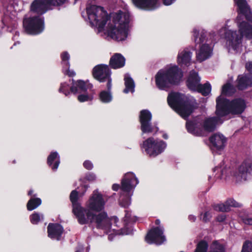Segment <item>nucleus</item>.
I'll return each mask as SVG.
<instances>
[{
	"instance_id": "de8ad7c7",
	"label": "nucleus",
	"mask_w": 252,
	"mask_h": 252,
	"mask_svg": "<svg viewBox=\"0 0 252 252\" xmlns=\"http://www.w3.org/2000/svg\"><path fill=\"white\" fill-rule=\"evenodd\" d=\"M30 220L33 224H37L40 220V215L37 212H34L30 215Z\"/></svg>"
},
{
	"instance_id": "9d476101",
	"label": "nucleus",
	"mask_w": 252,
	"mask_h": 252,
	"mask_svg": "<svg viewBox=\"0 0 252 252\" xmlns=\"http://www.w3.org/2000/svg\"><path fill=\"white\" fill-rule=\"evenodd\" d=\"M163 231V227L156 226L152 228L146 235L145 241L150 244H155L157 245L162 244L166 241Z\"/></svg>"
},
{
	"instance_id": "37998d69",
	"label": "nucleus",
	"mask_w": 252,
	"mask_h": 252,
	"mask_svg": "<svg viewBox=\"0 0 252 252\" xmlns=\"http://www.w3.org/2000/svg\"><path fill=\"white\" fill-rule=\"evenodd\" d=\"M70 84L68 83H62L59 92L63 93L65 96H68L71 93L70 89Z\"/></svg>"
},
{
	"instance_id": "2f4dec72",
	"label": "nucleus",
	"mask_w": 252,
	"mask_h": 252,
	"mask_svg": "<svg viewBox=\"0 0 252 252\" xmlns=\"http://www.w3.org/2000/svg\"><path fill=\"white\" fill-rule=\"evenodd\" d=\"M48 165L53 171H56L60 163V157L57 152H52L48 156L47 159Z\"/></svg>"
},
{
	"instance_id": "0eeeda50",
	"label": "nucleus",
	"mask_w": 252,
	"mask_h": 252,
	"mask_svg": "<svg viewBox=\"0 0 252 252\" xmlns=\"http://www.w3.org/2000/svg\"><path fill=\"white\" fill-rule=\"evenodd\" d=\"M111 71L108 65L100 64L95 65L93 69L94 78L100 83L107 82L106 88L110 90L112 88Z\"/></svg>"
},
{
	"instance_id": "c9c22d12",
	"label": "nucleus",
	"mask_w": 252,
	"mask_h": 252,
	"mask_svg": "<svg viewBox=\"0 0 252 252\" xmlns=\"http://www.w3.org/2000/svg\"><path fill=\"white\" fill-rule=\"evenodd\" d=\"M119 202L122 207L127 208L130 204V196L129 193L120 192Z\"/></svg>"
},
{
	"instance_id": "9b49d317",
	"label": "nucleus",
	"mask_w": 252,
	"mask_h": 252,
	"mask_svg": "<svg viewBox=\"0 0 252 252\" xmlns=\"http://www.w3.org/2000/svg\"><path fill=\"white\" fill-rule=\"evenodd\" d=\"M72 212L80 224L84 225L92 223L94 213L88 208H86L80 205L72 209Z\"/></svg>"
},
{
	"instance_id": "6ab92c4d",
	"label": "nucleus",
	"mask_w": 252,
	"mask_h": 252,
	"mask_svg": "<svg viewBox=\"0 0 252 252\" xmlns=\"http://www.w3.org/2000/svg\"><path fill=\"white\" fill-rule=\"evenodd\" d=\"M225 37L229 47L236 50L242 42V35L236 31L228 30L225 33Z\"/></svg>"
},
{
	"instance_id": "f8f14e48",
	"label": "nucleus",
	"mask_w": 252,
	"mask_h": 252,
	"mask_svg": "<svg viewBox=\"0 0 252 252\" xmlns=\"http://www.w3.org/2000/svg\"><path fill=\"white\" fill-rule=\"evenodd\" d=\"M152 114L147 109L140 111L139 116V121L141 125V130L143 133H152L154 131V128L152 125L151 121Z\"/></svg>"
},
{
	"instance_id": "e2e57ef3",
	"label": "nucleus",
	"mask_w": 252,
	"mask_h": 252,
	"mask_svg": "<svg viewBox=\"0 0 252 252\" xmlns=\"http://www.w3.org/2000/svg\"><path fill=\"white\" fill-rule=\"evenodd\" d=\"M163 138L167 139L168 138V135L166 133H164L162 135Z\"/></svg>"
},
{
	"instance_id": "a211bd4d",
	"label": "nucleus",
	"mask_w": 252,
	"mask_h": 252,
	"mask_svg": "<svg viewBox=\"0 0 252 252\" xmlns=\"http://www.w3.org/2000/svg\"><path fill=\"white\" fill-rule=\"evenodd\" d=\"M234 1L238 7L237 11L239 14L238 18L244 16L246 20L252 23V12L246 0H234Z\"/></svg>"
},
{
	"instance_id": "7c9ffc66",
	"label": "nucleus",
	"mask_w": 252,
	"mask_h": 252,
	"mask_svg": "<svg viewBox=\"0 0 252 252\" xmlns=\"http://www.w3.org/2000/svg\"><path fill=\"white\" fill-rule=\"evenodd\" d=\"M237 88L243 91L252 85V79L247 75H239L237 79Z\"/></svg>"
},
{
	"instance_id": "bf43d9fd",
	"label": "nucleus",
	"mask_w": 252,
	"mask_h": 252,
	"mask_svg": "<svg viewBox=\"0 0 252 252\" xmlns=\"http://www.w3.org/2000/svg\"><path fill=\"white\" fill-rule=\"evenodd\" d=\"M120 188V186L119 184H114L112 186V189L115 191H117Z\"/></svg>"
},
{
	"instance_id": "603ef678",
	"label": "nucleus",
	"mask_w": 252,
	"mask_h": 252,
	"mask_svg": "<svg viewBox=\"0 0 252 252\" xmlns=\"http://www.w3.org/2000/svg\"><path fill=\"white\" fill-rule=\"evenodd\" d=\"M95 175L92 173H89L85 176V179L89 181H94L95 180Z\"/></svg>"
},
{
	"instance_id": "2eb2a0df",
	"label": "nucleus",
	"mask_w": 252,
	"mask_h": 252,
	"mask_svg": "<svg viewBox=\"0 0 252 252\" xmlns=\"http://www.w3.org/2000/svg\"><path fill=\"white\" fill-rule=\"evenodd\" d=\"M202 125V118L196 117L191 120L187 121L186 127L189 133L195 136H201L203 134Z\"/></svg>"
},
{
	"instance_id": "473e14b6",
	"label": "nucleus",
	"mask_w": 252,
	"mask_h": 252,
	"mask_svg": "<svg viewBox=\"0 0 252 252\" xmlns=\"http://www.w3.org/2000/svg\"><path fill=\"white\" fill-rule=\"evenodd\" d=\"M191 54L192 53L190 51L186 50L179 53L178 56V62L179 64L188 66L191 60Z\"/></svg>"
},
{
	"instance_id": "69168bd1",
	"label": "nucleus",
	"mask_w": 252,
	"mask_h": 252,
	"mask_svg": "<svg viewBox=\"0 0 252 252\" xmlns=\"http://www.w3.org/2000/svg\"><path fill=\"white\" fill-rule=\"evenodd\" d=\"M156 130L155 132H157L158 130V127H156Z\"/></svg>"
},
{
	"instance_id": "a18cd8bd",
	"label": "nucleus",
	"mask_w": 252,
	"mask_h": 252,
	"mask_svg": "<svg viewBox=\"0 0 252 252\" xmlns=\"http://www.w3.org/2000/svg\"><path fill=\"white\" fill-rule=\"evenodd\" d=\"M213 248L209 252H225L224 246L217 241L213 242Z\"/></svg>"
},
{
	"instance_id": "6e6552de",
	"label": "nucleus",
	"mask_w": 252,
	"mask_h": 252,
	"mask_svg": "<svg viewBox=\"0 0 252 252\" xmlns=\"http://www.w3.org/2000/svg\"><path fill=\"white\" fill-rule=\"evenodd\" d=\"M66 0H34L31 5V11L42 15L46 12L48 7L51 5L58 6L63 4Z\"/></svg>"
},
{
	"instance_id": "7ed1b4c3",
	"label": "nucleus",
	"mask_w": 252,
	"mask_h": 252,
	"mask_svg": "<svg viewBox=\"0 0 252 252\" xmlns=\"http://www.w3.org/2000/svg\"><path fill=\"white\" fill-rule=\"evenodd\" d=\"M113 22L115 25L109 26L108 35L117 41L126 40L128 35L129 14L119 11L114 17Z\"/></svg>"
},
{
	"instance_id": "3c124183",
	"label": "nucleus",
	"mask_w": 252,
	"mask_h": 252,
	"mask_svg": "<svg viewBox=\"0 0 252 252\" xmlns=\"http://www.w3.org/2000/svg\"><path fill=\"white\" fill-rule=\"evenodd\" d=\"M84 167L87 170H92L93 168V164L90 160H85L83 163Z\"/></svg>"
},
{
	"instance_id": "f257e3e1",
	"label": "nucleus",
	"mask_w": 252,
	"mask_h": 252,
	"mask_svg": "<svg viewBox=\"0 0 252 252\" xmlns=\"http://www.w3.org/2000/svg\"><path fill=\"white\" fill-rule=\"evenodd\" d=\"M167 101L169 106L182 118L187 119L198 107L196 100L179 92L168 94Z\"/></svg>"
},
{
	"instance_id": "c756f323",
	"label": "nucleus",
	"mask_w": 252,
	"mask_h": 252,
	"mask_svg": "<svg viewBox=\"0 0 252 252\" xmlns=\"http://www.w3.org/2000/svg\"><path fill=\"white\" fill-rule=\"evenodd\" d=\"M239 32L242 38L244 36L248 38H252V25L248 22L242 21L239 24Z\"/></svg>"
},
{
	"instance_id": "6e6d98bb",
	"label": "nucleus",
	"mask_w": 252,
	"mask_h": 252,
	"mask_svg": "<svg viewBox=\"0 0 252 252\" xmlns=\"http://www.w3.org/2000/svg\"><path fill=\"white\" fill-rule=\"evenodd\" d=\"M67 69L66 71L65 74L68 75L69 77H73L75 75V72L72 70H70L69 68H66Z\"/></svg>"
},
{
	"instance_id": "39448f33",
	"label": "nucleus",
	"mask_w": 252,
	"mask_h": 252,
	"mask_svg": "<svg viewBox=\"0 0 252 252\" xmlns=\"http://www.w3.org/2000/svg\"><path fill=\"white\" fill-rule=\"evenodd\" d=\"M23 25L27 34L32 35H38L44 30V20L39 16H30L24 18Z\"/></svg>"
},
{
	"instance_id": "412c9836",
	"label": "nucleus",
	"mask_w": 252,
	"mask_h": 252,
	"mask_svg": "<svg viewBox=\"0 0 252 252\" xmlns=\"http://www.w3.org/2000/svg\"><path fill=\"white\" fill-rule=\"evenodd\" d=\"M242 204L237 202L234 199L229 198L224 203L221 204H213L212 207L214 210L219 212H227L230 211V208L232 207H238L241 208L242 207Z\"/></svg>"
},
{
	"instance_id": "f704fd0d",
	"label": "nucleus",
	"mask_w": 252,
	"mask_h": 252,
	"mask_svg": "<svg viewBox=\"0 0 252 252\" xmlns=\"http://www.w3.org/2000/svg\"><path fill=\"white\" fill-rule=\"evenodd\" d=\"M212 87L209 82H207L204 84H200L195 91L198 93L201 94L204 96L208 95L211 92Z\"/></svg>"
},
{
	"instance_id": "393cba45",
	"label": "nucleus",
	"mask_w": 252,
	"mask_h": 252,
	"mask_svg": "<svg viewBox=\"0 0 252 252\" xmlns=\"http://www.w3.org/2000/svg\"><path fill=\"white\" fill-rule=\"evenodd\" d=\"M126 63V59L120 53H115L109 61V66L114 69L124 67Z\"/></svg>"
},
{
	"instance_id": "72a5a7b5",
	"label": "nucleus",
	"mask_w": 252,
	"mask_h": 252,
	"mask_svg": "<svg viewBox=\"0 0 252 252\" xmlns=\"http://www.w3.org/2000/svg\"><path fill=\"white\" fill-rule=\"evenodd\" d=\"M193 36L194 42L196 44H200L206 40L207 32L204 31H202L200 34H199V31L194 29L193 31Z\"/></svg>"
},
{
	"instance_id": "20e7f679",
	"label": "nucleus",
	"mask_w": 252,
	"mask_h": 252,
	"mask_svg": "<svg viewBox=\"0 0 252 252\" xmlns=\"http://www.w3.org/2000/svg\"><path fill=\"white\" fill-rule=\"evenodd\" d=\"M87 13L91 23L99 30L104 29L109 19L106 11L100 6L91 5L87 8Z\"/></svg>"
},
{
	"instance_id": "4468645a",
	"label": "nucleus",
	"mask_w": 252,
	"mask_h": 252,
	"mask_svg": "<svg viewBox=\"0 0 252 252\" xmlns=\"http://www.w3.org/2000/svg\"><path fill=\"white\" fill-rule=\"evenodd\" d=\"M105 203L102 194L94 191L87 203V207L92 212H100L104 209Z\"/></svg>"
},
{
	"instance_id": "5fc2aeb1",
	"label": "nucleus",
	"mask_w": 252,
	"mask_h": 252,
	"mask_svg": "<svg viewBox=\"0 0 252 252\" xmlns=\"http://www.w3.org/2000/svg\"><path fill=\"white\" fill-rule=\"evenodd\" d=\"M225 219L226 215L224 214L219 215L216 218V220L220 222H223Z\"/></svg>"
},
{
	"instance_id": "ea45409f",
	"label": "nucleus",
	"mask_w": 252,
	"mask_h": 252,
	"mask_svg": "<svg viewBox=\"0 0 252 252\" xmlns=\"http://www.w3.org/2000/svg\"><path fill=\"white\" fill-rule=\"evenodd\" d=\"M235 92V90L232 85L229 83L225 84L222 87L221 94L225 95H231Z\"/></svg>"
},
{
	"instance_id": "f3484780",
	"label": "nucleus",
	"mask_w": 252,
	"mask_h": 252,
	"mask_svg": "<svg viewBox=\"0 0 252 252\" xmlns=\"http://www.w3.org/2000/svg\"><path fill=\"white\" fill-rule=\"evenodd\" d=\"M93 223H95L97 228L102 229H109L112 225L111 220L105 212H100L98 214L94 213Z\"/></svg>"
},
{
	"instance_id": "423d86ee",
	"label": "nucleus",
	"mask_w": 252,
	"mask_h": 252,
	"mask_svg": "<svg viewBox=\"0 0 252 252\" xmlns=\"http://www.w3.org/2000/svg\"><path fill=\"white\" fill-rule=\"evenodd\" d=\"M166 143L162 140L150 137L143 142L141 148L150 157H156L161 154L166 147Z\"/></svg>"
},
{
	"instance_id": "5701e85b",
	"label": "nucleus",
	"mask_w": 252,
	"mask_h": 252,
	"mask_svg": "<svg viewBox=\"0 0 252 252\" xmlns=\"http://www.w3.org/2000/svg\"><path fill=\"white\" fill-rule=\"evenodd\" d=\"M221 120L217 116L206 118L204 120L202 119L203 132H212L216 128L219 122Z\"/></svg>"
},
{
	"instance_id": "a19ab883",
	"label": "nucleus",
	"mask_w": 252,
	"mask_h": 252,
	"mask_svg": "<svg viewBox=\"0 0 252 252\" xmlns=\"http://www.w3.org/2000/svg\"><path fill=\"white\" fill-rule=\"evenodd\" d=\"M208 247V242L204 240H201L196 245L194 252H207Z\"/></svg>"
},
{
	"instance_id": "e433bc0d",
	"label": "nucleus",
	"mask_w": 252,
	"mask_h": 252,
	"mask_svg": "<svg viewBox=\"0 0 252 252\" xmlns=\"http://www.w3.org/2000/svg\"><path fill=\"white\" fill-rule=\"evenodd\" d=\"M107 91H102L100 92L99 97L101 102L104 103H107L111 102L112 100V95L111 93V89Z\"/></svg>"
},
{
	"instance_id": "79ce46f5",
	"label": "nucleus",
	"mask_w": 252,
	"mask_h": 252,
	"mask_svg": "<svg viewBox=\"0 0 252 252\" xmlns=\"http://www.w3.org/2000/svg\"><path fill=\"white\" fill-rule=\"evenodd\" d=\"M125 81L126 89L124 90V93H127L129 91L134 89V82L132 78L130 77H125Z\"/></svg>"
},
{
	"instance_id": "09e8293b",
	"label": "nucleus",
	"mask_w": 252,
	"mask_h": 252,
	"mask_svg": "<svg viewBox=\"0 0 252 252\" xmlns=\"http://www.w3.org/2000/svg\"><path fill=\"white\" fill-rule=\"evenodd\" d=\"M78 100L80 102H84L92 99V97L88 94H80L77 96Z\"/></svg>"
},
{
	"instance_id": "13d9d810",
	"label": "nucleus",
	"mask_w": 252,
	"mask_h": 252,
	"mask_svg": "<svg viewBox=\"0 0 252 252\" xmlns=\"http://www.w3.org/2000/svg\"><path fill=\"white\" fill-rule=\"evenodd\" d=\"M176 0H162L163 3L165 5H170Z\"/></svg>"
},
{
	"instance_id": "052dcab7",
	"label": "nucleus",
	"mask_w": 252,
	"mask_h": 252,
	"mask_svg": "<svg viewBox=\"0 0 252 252\" xmlns=\"http://www.w3.org/2000/svg\"><path fill=\"white\" fill-rule=\"evenodd\" d=\"M196 217L193 215H189V220L191 222H194L196 220Z\"/></svg>"
},
{
	"instance_id": "4c0bfd02",
	"label": "nucleus",
	"mask_w": 252,
	"mask_h": 252,
	"mask_svg": "<svg viewBox=\"0 0 252 252\" xmlns=\"http://www.w3.org/2000/svg\"><path fill=\"white\" fill-rule=\"evenodd\" d=\"M42 200L40 198H31L27 204V208L28 211H32L36 209L41 204Z\"/></svg>"
},
{
	"instance_id": "ddd939ff",
	"label": "nucleus",
	"mask_w": 252,
	"mask_h": 252,
	"mask_svg": "<svg viewBox=\"0 0 252 252\" xmlns=\"http://www.w3.org/2000/svg\"><path fill=\"white\" fill-rule=\"evenodd\" d=\"M216 101L215 114L216 116L221 119V118L230 114L229 99L220 95L216 98Z\"/></svg>"
},
{
	"instance_id": "58836bf2",
	"label": "nucleus",
	"mask_w": 252,
	"mask_h": 252,
	"mask_svg": "<svg viewBox=\"0 0 252 252\" xmlns=\"http://www.w3.org/2000/svg\"><path fill=\"white\" fill-rule=\"evenodd\" d=\"M69 199L72 204V209L77 207L81 205L79 202V195L78 192L76 190H72L69 195Z\"/></svg>"
},
{
	"instance_id": "bb28decb",
	"label": "nucleus",
	"mask_w": 252,
	"mask_h": 252,
	"mask_svg": "<svg viewBox=\"0 0 252 252\" xmlns=\"http://www.w3.org/2000/svg\"><path fill=\"white\" fill-rule=\"evenodd\" d=\"M72 82L70 88L71 93L76 94L77 93H85L88 90L86 83L85 81L78 80L76 81L73 79H69V82Z\"/></svg>"
},
{
	"instance_id": "aec40b11",
	"label": "nucleus",
	"mask_w": 252,
	"mask_h": 252,
	"mask_svg": "<svg viewBox=\"0 0 252 252\" xmlns=\"http://www.w3.org/2000/svg\"><path fill=\"white\" fill-rule=\"evenodd\" d=\"M63 226L58 223H49L47 226L48 236L52 239L61 240L63 232Z\"/></svg>"
},
{
	"instance_id": "4d7b16f0",
	"label": "nucleus",
	"mask_w": 252,
	"mask_h": 252,
	"mask_svg": "<svg viewBox=\"0 0 252 252\" xmlns=\"http://www.w3.org/2000/svg\"><path fill=\"white\" fill-rule=\"evenodd\" d=\"M246 68L248 71L252 73V61L246 63Z\"/></svg>"
},
{
	"instance_id": "f03ea898",
	"label": "nucleus",
	"mask_w": 252,
	"mask_h": 252,
	"mask_svg": "<svg viewBox=\"0 0 252 252\" xmlns=\"http://www.w3.org/2000/svg\"><path fill=\"white\" fill-rule=\"evenodd\" d=\"M183 72L177 65L165 69H160L155 76L157 88L160 90H167L171 86L178 85L183 77Z\"/></svg>"
},
{
	"instance_id": "1a4fd4ad",
	"label": "nucleus",
	"mask_w": 252,
	"mask_h": 252,
	"mask_svg": "<svg viewBox=\"0 0 252 252\" xmlns=\"http://www.w3.org/2000/svg\"><path fill=\"white\" fill-rule=\"evenodd\" d=\"M234 176L239 181H246L252 176V160L246 158L238 166Z\"/></svg>"
},
{
	"instance_id": "49530a36",
	"label": "nucleus",
	"mask_w": 252,
	"mask_h": 252,
	"mask_svg": "<svg viewBox=\"0 0 252 252\" xmlns=\"http://www.w3.org/2000/svg\"><path fill=\"white\" fill-rule=\"evenodd\" d=\"M241 252H252V242L250 240H246L242 246Z\"/></svg>"
},
{
	"instance_id": "338daca9",
	"label": "nucleus",
	"mask_w": 252,
	"mask_h": 252,
	"mask_svg": "<svg viewBox=\"0 0 252 252\" xmlns=\"http://www.w3.org/2000/svg\"><path fill=\"white\" fill-rule=\"evenodd\" d=\"M75 252H79V251H76Z\"/></svg>"
},
{
	"instance_id": "c03bdc74",
	"label": "nucleus",
	"mask_w": 252,
	"mask_h": 252,
	"mask_svg": "<svg viewBox=\"0 0 252 252\" xmlns=\"http://www.w3.org/2000/svg\"><path fill=\"white\" fill-rule=\"evenodd\" d=\"M61 58L63 67L69 68L70 63L69 60L70 59V56L68 53L67 51L63 52L61 55Z\"/></svg>"
},
{
	"instance_id": "b1692460",
	"label": "nucleus",
	"mask_w": 252,
	"mask_h": 252,
	"mask_svg": "<svg viewBox=\"0 0 252 252\" xmlns=\"http://www.w3.org/2000/svg\"><path fill=\"white\" fill-rule=\"evenodd\" d=\"M137 8L145 10H153L157 8L158 0H132Z\"/></svg>"
},
{
	"instance_id": "cd10ccee",
	"label": "nucleus",
	"mask_w": 252,
	"mask_h": 252,
	"mask_svg": "<svg viewBox=\"0 0 252 252\" xmlns=\"http://www.w3.org/2000/svg\"><path fill=\"white\" fill-rule=\"evenodd\" d=\"M200 78L198 73L195 71L191 73L188 77L186 84L188 88L191 91L195 92L200 84Z\"/></svg>"
},
{
	"instance_id": "a878e982",
	"label": "nucleus",
	"mask_w": 252,
	"mask_h": 252,
	"mask_svg": "<svg viewBox=\"0 0 252 252\" xmlns=\"http://www.w3.org/2000/svg\"><path fill=\"white\" fill-rule=\"evenodd\" d=\"M209 141L216 150H222L225 147L226 139L222 134H214L209 138Z\"/></svg>"
},
{
	"instance_id": "c85d7f7f",
	"label": "nucleus",
	"mask_w": 252,
	"mask_h": 252,
	"mask_svg": "<svg viewBox=\"0 0 252 252\" xmlns=\"http://www.w3.org/2000/svg\"><path fill=\"white\" fill-rule=\"evenodd\" d=\"M211 54L212 49L210 45L208 44H202L196 55L197 60L202 62L211 57Z\"/></svg>"
},
{
	"instance_id": "864d4df0",
	"label": "nucleus",
	"mask_w": 252,
	"mask_h": 252,
	"mask_svg": "<svg viewBox=\"0 0 252 252\" xmlns=\"http://www.w3.org/2000/svg\"><path fill=\"white\" fill-rule=\"evenodd\" d=\"M242 220L245 224L252 225V218L244 217L242 218Z\"/></svg>"
},
{
	"instance_id": "774afa93",
	"label": "nucleus",
	"mask_w": 252,
	"mask_h": 252,
	"mask_svg": "<svg viewBox=\"0 0 252 252\" xmlns=\"http://www.w3.org/2000/svg\"><path fill=\"white\" fill-rule=\"evenodd\" d=\"M183 252V251H181V252Z\"/></svg>"
},
{
	"instance_id": "0e129e2a",
	"label": "nucleus",
	"mask_w": 252,
	"mask_h": 252,
	"mask_svg": "<svg viewBox=\"0 0 252 252\" xmlns=\"http://www.w3.org/2000/svg\"><path fill=\"white\" fill-rule=\"evenodd\" d=\"M33 193V190H30L28 192V195L29 196L32 195Z\"/></svg>"
},
{
	"instance_id": "dca6fc26",
	"label": "nucleus",
	"mask_w": 252,
	"mask_h": 252,
	"mask_svg": "<svg viewBox=\"0 0 252 252\" xmlns=\"http://www.w3.org/2000/svg\"><path fill=\"white\" fill-rule=\"evenodd\" d=\"M138 183V180L133 173H127L122 180L121 192L129 193Z\"/></svg>"
},
{
	"instance_id": "680f3d73",
	"label": "nucleus",
	"mask_w": 252,
	"mask_h": 252,
	"mask_svg": "<svg viewBox=\"0 0 252 252\" xmlns=\"http://www.w3.org/2000/svg\"><path fill=\"white\" fill-rule=\"evenodd\" d=\"M155 224L157 225H160V221L158 219H157L156 220H155Z\"/></svg>"
},
{
	"instance_id": "8fccbe9b",
	"label": "nucleus",
	"mask_w": 252,
	"mask_h": 252,
	"mask_svg": "<svg viewBox=\"0 0 252 252\" xmlns=\"http://www.w3.org/2000/svg\"><path fill=\"white\" fill-rule=\"evenodd\" d=\"M200 215H203L202 220L205 223L209 221L210 219L212 218L211 213L209 211H206L204 214L201 213Z\"/></svg>"
},
{
	"instance_id": "4be33fe9",
	"label": "nucleus",
	"mask_w": 252,
	"mask_h": 252,
	"mask_svg": "<svg viewBox=\"0 0 252 252\" xmlns=\"http://www.w3.org/2000/svg\"><path fill=\"white\" fill-rule=\"evenodd\" d=\"M230 114H241L245 110L246 104L244 99L236 98L230 100Z\"/></svg>"
}]
</instances>
